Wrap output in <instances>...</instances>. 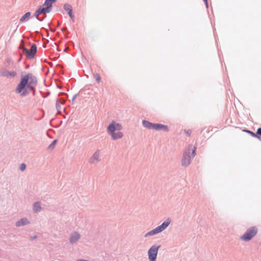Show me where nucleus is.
I'll return each mask as SVG.
<instances>
[{"label": "nucleus", "instance_id": "423d86ee", "mask_svg": "<svg viewBox=\"0 0 261 261\" xmlns=\"http://www.w3.org/2000/svg\"><path fill=\"white\" fill-rule=\"evenodd\" d=\"M44 6H46L45 7H42L40 6L35 12L34 16L35 17H38V16L41 14H46L49 13L53 7V5H50L49 4L43 5Z\"/></svg>", "mask_w": 261, "mask_h": 261}, {"label": "nucleus", "instance_id": "393cba45", "mask_svg": "<svg viewBox=\"0 0 261 261\" xmlns=\"http://www.w3.org/2000/svg\"><path fill=\"white\" fill-rule=\"evenodd\" d=\"M56 0H45L44 2V5L49 4L50 5H53V4L55 3Z\"/></svg>", "mask_w": 261, "mask_h": 261}, {"label": "nucleus", "instance_id": "dca6fc26", "mask_svg": "<svg viewBox=\"0 0 261 261\" xmlns=\"http://www.w3.org/2000/svg\"><path fill=\"white\" fill-rule=\"evenodd\" d=\"M29 223L27 219H22L20 221L16 222V225L17 226H20L28 224Z\"/></svg>", "mask_w": 261, "mask_h": 261}, {"label": "nucleus", "instance_id": "2eb2a0df", "mask_svg": "<svg viewBox=\"0 0 261 261\" xmlns=\"http://www.w3.org/2000/svg\"><path fill=\"white\" fill-rule=\"evenodd\" d=\"M80 237V236L79 234L76 232L73 233L70 237V242L71 243H74L79 239Z\"/></svg>", "mask_w": 261, "mask_h": 261}, {"label": "nucleus", "instance_id": "aec40b11", "mask_svg": "<svg viewBox=\"0 0 261 261\" xmlns=\"http://www.w3.org/2000/svg\"><path fill=\"white\" fill-rule=\"evenodd\" d=\"M244 131L245 132H247V133H248L249 134H250L253 137H255V138H258V139L260 138V137L258 136H257L255 134V133H253V132H252V131H251L250 130L244 129Z\"/></svg>", "mask_w": 261, "mask_h": 261}, {"label": "nucleus", "instance_id": "6ab92c4d", "mask_svg": "<svg viewBox=\"0 0 261 261\" xmlns=\"http://www.w3.org/2000/svg\"><path fill=\"white\" fill-rule=\"evenodd\" d=\"M8 70H7V69H2L0 71V75L1 76L7 77V76H8Z\"/></svg>", "mask_w": 261, "mask_h": 261}, {"label": "nucleus", "instance_id": "7ed1b4c3", "mask_svg": "<svg viewBox=\"0 0 261 261\" xmlns=\"http://www.w3.org/2000/svg\"><path fill=\"white\" fill-rule=\"evenodd\" d=\"M257 231L258 229L256 227H251L240 237V239L245 242H248L256 235Z\"/></svg>", "mask_w": 261, "mask_h": 261}, {"label": "nucleus", "instance_id": "a211bd4d", "mask_svg": "<svg viewBox=\"0 0 261 261\" xmlns=\"http://www.w3.org/2000/svg\"><path fill=\"white\" fill-rule=\"evenodd\" d=\"M31 16V12H28L25 13L20 18V22H24L27 21V19L29 18L30 16Z\"/></svg>", "mask_w": 261, "mask_h": 261}, {"label": "nucleus", "instance_id": "f8f14e48", "mask_svg": "<svg viewBox=\"0 0 261 261\" xmlns=\"http://www.w3.org/2000/svg\"><path fill=\"white\" fill-rule=\"evenodd\" d=\"M110 136H111L113 140H116L118 139L121 138L123 137V133L121 132H118L117 133H115V132L113 133L110 135Z\"/></svg>", "mask_w": 261, "mask_h": 261}, {"label": "nucleus", "instance_id": "2f4dec72", "mask_svg": "<svg viewBox=\"0 0 261 261\" xmlns=\"http://www.w3.org/2000/svg\"><path fill=\"white\" fill-rule=\"evenodd\" d=\"M77 94H75V95H73V97H72V101H73L75 100V99L76 98V96H77Z\"/></svg>", "mask_w": 261, "mask_h": 261}, {"label": "nucleus", "instance_id": "20e7f679", "mask_svg": "<svg viewBox=\"0 0 261 261\" xmlns=\"http://www.w3.org/2000/svg\"><path fill=\"white\" fill-rule=\"evenodd\" d=\"M19 48L22 49L28 59L33 58L37 53V45L35 44H33L29 49L22 46H19Z\"/></svg>", "mask_w": 261, "mask_h": 261}, {"label": "nucleus", "instance_id": "f3484780", "mask_svg": "<svg viewBox=\"0 0 261 261\" xmlns=\"http://www.w3.org/2000/svg\"><path fill=\"white\" fill-rule=\"evenodd\" d=\"M62 95H64V97L58 98V99H57V100H59V102L60 103L64 104L66 100L67 95V94H66L64 93H61L60 94V96Z\"/></svg>", "mask_w": 261, "mask_h": 261}, {"label": "nucleus", "instance_id": "473e14b6", "mask_svg": "<svg viewBox=\"0 0 261 261\" xmlns=\"http://www.w3.org/2000/svg\"><path fill=\"white\" fill-rule=\"evenodd\" d=\"M66 30H67V28L66 27H65V28H63L62 29V31H65Z\"/></svg>", "mask_w": 261, "mask_h": 261}, {"label": "nucleus", "instance_id": "7c9ffc66", "mask_svg": "<svg viewBox=\"0 0 261 261\" xmlns=\"http://www.w3.org/2000/svg\"><path fill=\"white\" fill-rule=\"evenodd\" d=\"M203 2L205 3L206 8H208V2H207V0H203Z\"/></svg>", "mask_w": 261, "mask_h": 261}, {"label": "nucleus", "instance_id": "f704fd0d", "mask_svg": "<svg viewBox=\"0 0 261 261\" xmlns=\"http://www.w3.org/2000/svg\"><path fill=\"white\" fill-rule=\"evenodd\" d=\"M51 31L52 32H54L55 30L51 29Z\"/></svg>", "mask_w": 261, "mask_h": 261}, {"label": "nucleus", "instance_id": "cd10ccee", "mask_svg": "<svg viewBox=\"0 0 261 261\" xmlns=\"http://www.w3.org/2000/svg\"><path fill=\"white\" fill-rule=\"evenodd\" d=\"M186 135L189 137L191 135L192 131L190 129L185 130Z\"/></svg>", "mask_w": 261, "mask_h": 261}, {"label": "nucleus", "instance_id": "4468645a", "mask_svg": "<svg viewBox=\"0 0 261 261\" xmlns=\"http://www.w3.org/2000/svg\"><path fill=\"white\" fill-rule=\"evenodd\" d=\"M142 124L144 127L149 129H153V123H151L148 121L144 120L142 121Z\"/></svg>", "mask_w": 261, "mask_h": 261}, {"label": "nucleus", "instance_id": "a878e982", "mask_svg": "<svg viewBox=\"0 0 261 261\" xmlns=\"http://www.w3.org/2000/svg\"><path fill=\"white\" fill-rule=\"evenodd\" d=\"M25 168H26V165L24 163H22L20 166V170L21 171H23V170H24L25 169Z\"/></svg>", "mask_w": 261, "mask_h": 261}, {"label": "nucleus", "instance_id": "f257e3e1", "mask_svg": "<svg viewBox=\"0 0 261 261\" xmlns=\"http://www.w3.org/2000/svg\"><path fill=\"white\" fill-rule=\"evenodd\" d=\"M37 85V79L32 73H28L21 77L18 84L15 92L20 94L22 96H27L32 91L33 95L35 94V88Z\"/></svg>", "mask_w": 261, "mask_h": 261}, {"label": "nucleus", "instance_id": "39448f33", "mask_svg": "<svg viewBox=\"0 0 261 261\" xmlns=\"http://www.w3.org/2000/svg\"><path fill=\"white\" fill-rule=\"evenodd\" d=\"M170 222L171 220L169 219H168L166 221L163 223L161 225L156 227L155 229L147 233L145 235V237H147L148 236H152L162 232L167 227Z\"/></svg>", "mask_w": 261, "mask_h": 261}, {"label": "nucleus", "instance_id": "b1692460", "mask_svg": "<svg viewBox=\"0 0 261 261\" xmlns=\"http://www.w3.org/2000/svg\"><path fill=\"white\" fill-rule=\"evenodd\" d=\"M115 126H116V130H119H119H121L122 129V125L120 124L117 123H116L115 122Z\"/></svg>", "mask_w": 261, "mask_h": 261}, {"label": "nucleus", "instance_id": "0eeeda50", "mask_svg": "<svg viewBox=\"0 0 261 261\" xmlns=\"http://www.w3.org/2000/svg\"><path fill=\"white\" fill-rule=\"evenodd\" d=\"M160 246H153L148 250V257L150 261H155Z\"/></svg>", "mask_w": 261, "mask_h": 261}, {"label": "nucleus", "instance_id": "72a5a7b5", "mask_svg": "<svg viewBox=\"0 0 261 261\" xmlns=\"http://www.w3.org/2000/svg\"><path fill=\"white\" fill-rule=\"evenodd\" d=\"M21 60V58H19V59H18V62H20Z\"/></svg>", "mask_w": 261, "mask_h": 261}, {"label": "nucleus", "instance_id": "5701e85b", "mask_svg": "<svg viewBox=\"0 0 261 261\" xmlns=\"http://www.w3.org/2000/svg\"><path fill=\"white\" fill-rule=\"evenodd\" d=\"M57 142V140H54L52 143L49 145L48 146V149H52L53 148H54L56 143Z\"/></svg>", "mask_w": 261, "mask_h": 261}, {"label": "nucleus", "instance_id": "c85d7f7f", "mask_svg": "<svg viewBox=\"0 0 261 261\" xmlns=\"http://www.w3.org/2000/svg\"><path fill=\"white\" fill-rule=\"evenodd\" d=\"M95 77H96V80L98 82H99L100 81V75L98 74H95Z\"/></svg>", "mask_w": 261, "mask_h": 261}, {"label": "nucleus", "instance_id": "4be33fe9", "mask_svg": "<svg viewBox=\"0 0 261 261\" xmlns=\"http://www.w3.org/2000/svg\"><path fill=\"white\" fill-rule=\"evenodd\" d=\"M61 105L62 104L59 102V100L56 101V107L58 112H60L62 109Z\"/></svg>", "mask_w": 261, "mask_h": 261}, {"label": "nucleus", "instance_id": "bb28decb", "mask_svg": "<svg viewBox=\"0 0 261 261\" xmlns=\"http://www.w3.org/2000/svg\"><path fill=\"white\" fill-rule=\"evenodd\" d=\"M255 134L257 135V136H261V127H259L257 129V131H256V133H255Z\"/></svg>", "mask_w": 261, "mask_h": 261}, {"label": "nucleus", "instance_id": "9d476101", "mask_svg": "<svg viewBox=\"0 0 261 261\" xmlns=\"http://www.w3.org/2000/svg\"><path fill=\"white\" fill-rule=\"evenodd\" d=\"M64 9L68 13L70 18L73 19L74 16L72 13V6L69 4H65L64 5Z\"/></svg>", "mask_w": 261, "mask_h": 261}, {"label": "nucleus", "instance_id": "6e6552de", "mask_svg": "<svg viewBox=\"0 0 261 261\" xmlns=\"http://www.w3.org/2000/svg\"><path fill=\"white\" fill-rule=\"evenodd\" d=\"M100 150H97L89 160V162L91 164H95L100 161Z\"/></svg>", "mask_w": 261, "mask_h": 261}, {"label": "nucleus", "instance_id": "c756f323", "mask_svg": "<svg viewBox=\"0 0 261 261\" xmlns=\"http://www.w3.org/2000/svg\"><path fill=\"white\" fill-rule=\"evenodd\" d=\"M46 15H45L44 17H39V16H38V17H36L39 21H42L43 20L44 18L46 17Z\"/></svg>", "mask_w": 261, "mask_h": 261}, {"label": "nucleus", "instance_id": "ddd939ff", "mask_svg": "<svg viewBox=\"0 0 261 261\" xmlns=\"http://www.w3.org/2000/svg\"><path fill=\"white\" fill-rule=\"evenodd\" d=\"M33 210L34 212H39L43 210L40 202L37 201L34 203Z\"/></svg>", "mask_w": 261, "mask_h": 261}, {"label": "nucleus", "instance_id": "412c9836", "mask_svg": "<svg viewBox=\"0 0 261 261\" xmlns=\"http://www.w3.org/2000/svg\"><path fill=\"white\" fill-rule=\"evenodd\" d=\"M8 76H7L8 78H12V77H15L17 73L16 71H8Z\"/></svg>", "mask_w": 261, "mask_h": 261}, {"label": "nucleus", "instance_id": "f03ea898", "mask_svg": "<svg viewBox=\"0 0 261 261\" xmlns=\"http://www.w3.org/2000/svg\"><path fill=\"white\" fill-rule=\"evenodd\" d=\"M196 147L190 145L188 150L185 151L183 154V157L181 160L182 165L185 167L188 166L196 155Z\"/></svg>", "mask_w": 261, "mask_h": 261}, {"label": "nucleus", "instance_id": "1a4fd4ad", "mask_svg": "<svg viewBox=\"0 0 261 261\" xmlns=\"http://www.w3.org/2000/svg\"><path fill=\"white\" fill-rule=\"evenodd\" d=\"M153 129L156 130H163L165 132L169 131V128L167 125L160 123H153Z\"/></svg>", "mask_w": 261, "mask_h": 261}, {"label": "nucleus", "instance_id": "9b49d317", "mask_svg": "<svg viewBox=\"0 0 261 261\" xmlns=\"http://www.w3.org/2000/svg\"><path fill=\"white\" fill-rule=\"evenodd\" d=\"M115 124V121H113L108 126L107 132L109 135H111V134L113 133L114 132H115L116 130Z\"/></svg>", "mask_w": 261, "mask_h": 261}]
</instances>
